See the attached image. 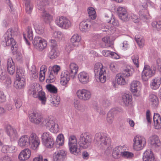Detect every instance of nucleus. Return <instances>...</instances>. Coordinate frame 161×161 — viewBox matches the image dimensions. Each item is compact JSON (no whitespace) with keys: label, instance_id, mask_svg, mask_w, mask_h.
I'll use <instances>...</instances> for the list:
<instances>
[{"label":"nucleus","instance_id":"1","mask_svg":"<svg viewBox=\"0 0 161 161\" xmlns=\"http://www.w3.org/2000/svg\"><path fill=\"white\" fill-rule=\"evenodd\" d=\"M40 143L39 137L34 133H31L30 136L27 135L22 136L18 141V145L20 147H24L29 145L34 150L37 148Z\"/></svg>","mask_w":161,"mask_h":161},{"label":"nucleus","instance_id":"2","mask_svg":"<svg viewBox=\"0 0 161 161\" xmlns=\"http://www.w3.org/2000/svg\"><path fill=\"white\" fill-rule=\"evenodd\" d=\"M78 67L74 63H70L67 70L62 72L61 74V84L63 86L66 85L70 80V78L74 79L76 75Z\"/></svg>","mask_w":161,"mask_h":161},{"label":"nucleus","instance_id":"3","mask_svg":"<svg viewBox=\"0 0 161 161\" xmlns=\"http://www.w3.org/2000/svg\"><path fill=\"white\" fill-rule=\"evenodd\" d=\"M17 34V30L15 28H9L4 34L2 38L3 42H5L7 46H10L11 49L13 50L14 48H16L17 45L13 36Z\"/></svg>","mask_w":161,"mask_h":161},{"label":"nucleus","instance_id":"4","mask_svg":"<svg viewBox=\"0 0 161 161\" xmlns=\"http://www.w3.org/2000/svg\"><path fill=\"white\" fill-rule=\"evenodd\" d=\"M134 70L130 66L126 67L122 73L118 74L116 76L117 83L120 85H124L127 83L126 78L132 75Z\"/></svg>","mask_w":161,"mask_h":161},{"label":"nucleus","instance_id":"5","mask_svg":"<svg viewBox=\"0 0 161 161\" xmlns=\"http://www.w3.org/2000/svg\"><path fill=\"white\" fill-rule=\"evenodd\" d=\"M94 72L96 77L98 78L99 81L102 83H104L106 79L107 74L105 70L103 68V65L101 64H96L94 66Z\"/></svg>","mask_w":161,"mask_h":161},{"label":"nucleus","instance_id":"6","mask_svg":"<svg viewBox=\"0 0 161 161\" xmlns=\"http://www.w3.org/2000/svg\"><path fill=\"white\" fill-rule=\"evenodd\" d=\"M94 140L102 147L108 146L111 142V140L107 134L97 133L95 134Z\"/></svg>","mask_w":161,"mask_h":161},{"label":"nucleus","instance_id":"7","mask_svg":"<svg viewBox=\"0 0 161 161\" xmlns=\"http://www.w3.org/2000/svg\"><path fill=\"white\" fill-rule=\"evenodd\" d=\"M92 140L91 136L87 132L81 134L79 139V144L80 147L86 148L90 146Z\"/></svg>","mask_w":161,"mask_h":161},{"label":"nucleus","instance_id":"8","mask_svg":"<svg viewBox=\"0 0 161 161\" xmlns=\"http://www.w3.org/2000/svg\"><path fill=\"white\" fill-rule=\"evenodd\" d=\"M133 148L136 151L142 149L145 146L146 140L143 136L137 135L134 137L133 139Z\"/></svg>","mask_w":161,"mask_h":161},{"label":"nucleus","instance_id":"9","mask_svg":"<svg viewBox=\"0 0 161 161\" xmlns=\"http://www.w3.org/2000/svg\"><path fill=\"white\" fill-rule=\"evenodd\" d=\"M155 74V69L152 70L149 66L145 65L142 73V80L143 81H147Z\"/></svg>","mask_w":161,"mask_h":161},{"label":"nucleus","instance_id":"10","mask_svg":"<svg viewBox=\"0 0 161 161\" xmlns=\"http://www.w3.org/2000/svg\"><path fill=\"white\" fill-rule=\"evenodd\" d=\"M69 145L70 152L74 155H77L79 152V150L78 148L77 140L75 136H70Z\"/></svg>","mask_w":161,"mask_h":161},{"label":"nucleus","instance_id":"11","mask_svg":"<svg viewBox=\"0 0 161 161\" xmlns=\"http://www.w3.org/2000/svg\"><path fill=\"white\" fill-rule=\"evenodd\" d=\"M55 23L58 26L64 29H67L71 25L70 21L66 17L62 16L57 18Z\"/></svg>","mask_w":161,"mask_h":161},{"label":"nucleus","instance_id":"12","mask_svg":"<svg viewBox=\"0 0 161 161\" xmlns=\"http://www.w3.org/2000/svg\"><path fill=\"white\" fill-rule=\"evenodd\" d=\"M76 94L79 98L83 101L88 100L91 98V95L90 92L85 89L78 90Z\"/></svg>","mask_w":161,"mask_h":161},{"label":"nucleus","instance_id":"13","mask_svg":"<svg viewBox=\"0 0 161 161\" xmlns=\"http://www.w3.org/2000/svg\"><path fill=\"white\" fill-rule=\"evenodd\" d=\"M117 12L119 18L122 20L125 21L129 20L130 17L126 9L122 7L118 8Z\"/></svg>","mask_w":161,"mask_h":161},{"label":"nucleus","instance_id":"14","mask_svg":"<svg viewBox=\"0 0 161 161\" xmlns=\"http://www.w3.org/2000/svg\"><path fill=\"white\" fill-rule=\"evenodd\" d=\"M29 118L31 122L37 125L40 124L42 120L41 114L37 112H34L30 114Z\"/></svg>","mask_w":161,"mask_h":161},{"label":"nucleus","instance_id":"15","mask_svg":"<svg viewBox=\"0 0 161 161\" xmlns=\"http://www.w3.org/2000/svg\"><path fill=\"white\" fill-rule=\"evenodd\" d=\"M6 132L9 136L11 141L16 139L18 136V134L16 130L10 125H8L5 128Z\"/></svg>","mask_w":161,"mask_h":161},{"label":"nucleus","instance_id":"16","mask_svg":"<svg viewBox=\"0 0 161 161\" xmlns=\"http://www.w3.org/2000/svg\"><path fill=\"white\" fill-rule=\"evenodd\" d=\"M140 84L139 81L137 80L133 81L131 84V91L136 96L140 95Z\"/></svg>","mask_w":161,"mask_h":161},{"label":"nucleus","instance_id":"17","mask_svg":"<svg viewBox=\"0 0 161 161\" xmlns=\"http://www.w3.org/2000/svg\"><path fill=\"white\" fill-rule=\"evenodd\" d=\"M41 37L39 36H36L34 38L33 43L35 47L38 49L40 51L43 50L47 46V42H43V44H42V46L39 45L41 41H42Z\"/></svg>","mask_w":161,"mask_h":161},{"label":"nucleus","instance_id":"18","mask_svg":"<svg viewBox=\"0 0 161 161\" xmlns=\"http://www.w3.org/2000/svg\"><path fill=\"white\" fill-rule=\"evenodd\" d=\"M31 155V151L28 148L22 150L19 155V158L21 161H25L28 159Z\"/></svg>","mask_w":161,"mask_h":161},{"label":"nucleus","instance_id":"19","mask_svg":"<svg viewBox=\"0 0 161 161\" xmlns=\"http://www.w3.org/2000/svg\"><path fill=\"white\" fill-rule=\"evenodd\" d=\"M143 161H155L152 151L148 149L144 153L143 157Z\"/></svg>","mask_w":161,"mask_h":161},{"label":"nucleus","instance_id":"20","mask_svg":"<svg viewBox=\"0 0 161 161\" xmlns=\"http://www.w3.org/2000/svg\"><path fill=\"white\" fill-rule=\"evenodd\" d=\"M79 81L82 84H87L89 81V75L85 72H80L78 75Z\"/></svg>","mask_w":161,"mask_h":161},{"label":"nucleus","instance_id":"21","mask_svg":"<svg viewBox=\"0 0 161 161\" xmlns=\"http://www.w3.org/2000/svg\"><path fill=\"white\" fill-rule=\"evenodd\" d=\"M118 109L115 108H113L108 112L107 114V120L109 124H111L114 120V117L115 114L118 113Z\"/></svg>","mask_w":161,"mask_h":161},{"label":"nucleus","instance_id":"22","mask_svg":"<svg viewBox=\"0 0 161 161\" xmlns=\"http://www.w3.org/2000/svg\"><path fill=\"white\" fill-rule=\"evenodd\" d=\"M23 35L26 43L28 45H30V43L28 41L27 38L30 40H32L33 39V33L31 27L29 26L28 27L26 30V34L24 33Z\"/></svg>","mask_w":161,"mask_h":161},{"label":"nucleus","instance_id":"23","mask_svg":"<svg viewBox=\"0 0 161 161\" xmlns=\"http://www.w3.org/2000/svg\"><path fill=\"white\" fill-rule=\"evenodd\" d=\"M150 143L152 145L155 147H159L161 145V142L158 136L154 135L150 137Z\"/></svg>","mask_w":161,"mask_h":161},{"label":"nucleus","instance_id":"24","mask_svg":"<svg viewBox=\"0 0 161 161\" xmlns=\"http://www.w3.org/2000/svg\"><path fill=\"white\" fill-rule=\"evenodd\" d=\"M161 84V78L159 77H157L152 80L150 84V87L153 90H157L160 86Z\"/></svg>","mask_w":161,"mask_h":161},{"label":"nucleus","instance_id":"25","mask_svg":"<svg viewBox=\"0 0 161 161\" xmlns=\"http://www.w3.org/2000/svg\"><path fill=\"white\" fill-rule=\"evenodd\" d=\"M122 101L124 104L128 106L131 103L132 97L131 95L125 93L122 95Z\"/></svg>","mask_w":161,"mask_h":161},{"label":"nucleus","instance_id":"26","mask_svg":"<svg viewBox=\"0 0 161 161\" xmlns=\"http://www.w3.org/2000/svg\"><path fill=\"white\" fill-rule=\"evenodd\" d=\"M54 156V159L55 160H63L65 157L66 153L63 150H60L55 153Z\"/></svg>","mask_w":161,"mask_h":161},{"label":"nucleus","instance_id":"27","mask_svg":"<svg viewBox=\"0 0 161 161\" xmlns=\"http://www.w3.org/2000/svg\"><path fill=\"white\" fill-rule=\"evenodd\" d=\"M153 120L155 126L157 129L161 128V117L157 113H154Z\"/></svg>","mask_w":161,"mask_h":161},{"label":"nucleus","instance_id":"28","mask_svg":"<svg viewBox=\"0 0 161 161\" xmlns=\"http://www.w3.org/2000/svg\"><path fill=\"white\" fill-rule=\"evenodd\" d=\"M90 22L87 21H82L79 25L80 30L83 32H86L90 27Z\"/></svg>","mask_w":161,"mask_h":161},{"label":"nucleus","instance_id":"29","mask_svg":"<svg viewBox=\"0 0 161 161\" xmlns=\"http://www.w3.org/2000/svg\"><path fill=\"white\" fill-rule=\"evenodd\" d=\"M81 39L80 36L76 34L73 35L71 39V43L73 47H77Z\"/></svg>","mask_w":161,"mask_h":161},{"label":"nucleus","instance_id":"30","mask_svg":"<svg viewBox=\"0 0 161 161\" xmlns=\"http://www.w3.org/2000/svg\"><path fill=\"white\" fill-rule=\"evenodd\" d=\"M25 80L16 79L14 83V86L17 89H21L23 88L25 85Z\"/></svg>","mask_w":161,"mask_h":161},{"label":"nucleus","instance_id":"31","mask_svg":"<svg viewBox=\"0 0 161 161\" xmlns=\"http://www.w3.org/2000/svg\"><path fill=\"white\" fill-rule=\"evenodd\" d=\"M42 16L44 22L47 23L52 19V16L46 11H42Z\"/></svg>","mask_w":161,"mask_h":161},{"label":"nucleus","instance_id":"32","mask_svg":"<svg viewBox=\"0 0 161 161\" xmlns=\"http://www.w3.org/2000/svg\"><path fill=\"white\" fill-rule=\"evenodd\" d=\"M59 53L57 51L56 48H53L48 54V57L52 59H54L57 58L59 55Z\"/></svg>","mask_w":161,"mask_h":161},{"label":"nucleus","instance_id":"33","mask_svg":"<svg viewBox=\"0 0 161 161\" xmlns=\"http://www.w3.org/2000/svg\"><path fill=\"white\" fill-rule=\"evenodd\" d=\"M56 121L53 117L48 118L45 120L46 126L47 128L50 129L53 125H54Z\"/></svg>","mask_w":161,"mask_h":161},{"label":"nucleus","instance_id":"34","mask_svg":"<svg viewBox=\"0 0 161 161\" xmlns=\"http://www.w3.org/2000/svg\"><path fill=\"white\" fill-rule=\"evenodd\" d=\"M38 97L39 99L41 101L42 104L45 105L46 101V98L45 92L42 91H39L38 93L37 96H34L35 97Z\"/></svg>","mask_w":161,"mask_h":161},{"label":"nucleus","instance_id":"35","mask_svg":"<svg viewBox=\"0 0 161 161\" xmlns=\"http://www.w3.org/2000/svg\"><path fill=\"white\" fill-rule=\"evenodd\" d=\"M149 101L150 104L155 107L157 106L158 103L157 97L155 95L151 94L149 95Z\"/></svg>","mask_w":161,"mask_h":161},{"label":"nucleus","instance_id":"36","mask_svg":"<svg viewBox=\"0 0 161 161\" xmlns=\"http://www.w3.org/2000/svg\"><path fill=\"white\" fill-rule=\"evenodd\" d=\"M88 16L92 19H95L97 17L96 11L93 8L89 7L87 9Z\"/></svg>","mask_w":161,"mask_h":161},{"label":"nucleus","instance_id":"37","mask_svg":"<svg viewBox=\"0 0 161 161\" xmlns=\"http://www.w3.org/2000/svg\"><path fill=\"white\" fill-rule=\"evenodd\" d=\"M42 143L46 147L51 148H53L54 145V141L53 138H52L43 142Z\"/></svg>","mask_w":161,"mask_h":161},{"label":"nucleus","instance_id":"38","mask_svg":"<svg viewBox=\"0 0 161 161\" xmlns=\"http://www.w3.org/2000/svg\"><path fill=\"white\" fill-rule=\"evenodd\" d=\"M16 79L25 80L24 70L22 69H18L16 70Z\"/></svg>","mask_w":161,"mask_h":161},{"label":"nucleus","instance_id":"39","mask_svg":"<svg viewBox=\"0 0 161 161\" xmlns=\"http://www.w3.org/2000/svg\"><path fill=\"white\" fill-rule=\"evenodd\" d=\"M25 3L26 12L27 14H30L33 8L32 5L31 4L30 0H25Z\"/></svg>","mask_w":161,"mask_h":161},{"label":"nucleus","instance_id":"40","mask_svg":"<svg viewBox=\"0 0 161 161\" xmlns=\"http://www.w3.org/2000/svg\"><path fill=\"white\" fill-rule=\"evenodd\" d=\"M48 4V2L47 0H42L38 4L37 8L39 10L44 11L46 6Z\"/></svg>","mask_w":161,"mask_h":161},{"label":"nucleus","instance_id":"41","mask_svg":"<svg viewBox=\"0 0 161 161\" xmlns=\"http://www.w3.org/2000/svg\"><path fill=\"white\" fill-rule=\"evenodd\" d=\"M34 28L36 32L38 34H42L43 32V29L41 24L35 22L34 24Z\"/></svg>","mask_w":161,"mask_h":161},{"label":"nucleus","instance_id":"42","mask_svg":"<svg viewBox=\"0 0 161 161\" xmlns=\"http://www.w3.org/2000/svg\"><path fill=\"white\" fill-rule=\"evenodd\" d=\"M53 138L51 134L49 132H44L42 135L41 138L42 142L48 140L49 139Z\"/></svg>","mask_w":161,"mask_h":161},{"label":"nucleus","instance_id":"43","mask_svg":"<svg viewBox=\"0 0 161 161\" xmlns=\"http://www.w3.org/2000/svg\"><path fill=\"white\" fill-rule=\"evenodd\" d=\"M102 40L106 43L105 46L107 47H111L113 44V41H110V38L108 36L103 38Z\"/></svg>","mask_w":161,"mask_h":161},{"label":"nucleus","instance_id":"44","mask_svg":"<svg viewBox=\"0 0 161 161\" xmlns=\"http://www.w3.org/2000/svg\"><path fill=\"white\" fill-rule=\"evenodd\" d=\"M121 149V147H119L117 148H115V149L113 151L112 154L114 158H117L119 157L121 154V153H123V152L120 151Z\"/></svg>","mask_w":161,"mask_h":161},{"label":"nucleus","instance_id":"45","mask_svg":"<svg viewBox=\"0 0 161 161\" xmlns=\"http://www.w3.org/2000/svg\"><path fill=\"white\" fill-rule=\"evenodd\" d=\"M47 89L51 93H56L57 92V89L54 86L49 84L46 86Z\"/></svg>","mask_w":161,"mask_h":161},{"label":"nucleus","instance_id":"46","mask_svg":"<svg viewBox=\"0 0 161 161\" xmlns=\"http://www.w3.org/2000/svg\"><path fill=\"white\" fill-rule=\"evenodd\" d=\"M60 69V67L59 66L54 65L53 67H49L48 68V71H51L54 73L55 75H57Z\"/></svg>","mask_w":161,"mask_h":161},{"label":"nucleus","instance_id":"47","mask_svg":"<svg viewBox=\"0 0 161 161\" xmlns=\"http://www.w3.org/2000/svg\"><path fill=\"white\" fill-rule=\"evenodd\" d=\"M14 147L12 146L9 147L8 146L4 145L2 149V151L3 153H7L8 151L10 152L14 150Z\"/></svg>","mask_w":161,"mask_h":161},{"label":"nucleus","instance_id":"48","mask_svg":"<svg viewBox=\"0 0 161 161\" xmlns=\"http://www.w3.org/2000/svg\"><path fill=\"white\" fill-rule=\"evenodd\" d=\"M153 27L158 31L161 30V21H154L152 23Z\"/></svg>","mask_w":161,"mask_h":161},{"label":"nucleus","instance_id":"49","mask_svg":"<svg viewBox=\"0 0 161 161\" xmlns=\"http://www.w3.org/2000/svg\"><path fill=\"white\" fill-rule=\"evenodd\" d=\"M121 155L124 158L128 159L132 158L134 156L132 153L125 151L121 153Z\"/></svg>","mask_w":161,"mask_h":161},{"label":"nucleus","instance_id":"50","mask_svg":"<svg viewBox=\"0 0 161 161\" xmlns=\"http://www.w3.org/2000/svg\"><path fill=\"white\" fill-rule=\"evenodd\" d=\"M130 18V17L132 20L135 23H137L140 21V19L138 16L133 13H131L129 15Z\"/></svg>","mask_w":161,"mask_h":161},{"label":"nucleus","instance_id":"51","mask_svg":"<svg viewBox=\"0 0 161 161\" xmlns=\"http://www.w3.org/2000/svg\"><path fill=\"white\" fill-rule=\"evenodd\" d=\"M60 103V98L58 97H53L52 98L51 103L55 107H57Z\"/></svg>","mask_w":161,"mask_h":161},{"label":"nucleus","instance_id":"52","mask_svg":"<svg viewBox=\"0 0 161 161\" xmlns=\"http://www.w3.org/2000/svg\"><path fill=\"white\" fill-rule=\"evenodd\" d=\"M102 54L104 56L107 57L110 56H113L115 55H116V53L114 52H111L109 50H104L102 52Z\"/></svg>","mask_w":161,"mask_h":161},{"label":"nucleus","instance_id":"53","mask_svg":"<svg viewBox=\"0 0 161 161\" xmlns=\"http://www.w3.org/2000/svg\"><path fill=\"white\" fill-rule=\"evenodd\" d=\"M131 58L134 64L137 68H138L139 66L138 56L137 55H134L132 56Z\"/></svg>","mask_w":161,"mask_h":161},{"label":"nucleus","instance_id":"54","mask_svg":"<svg viewBox=\"0 0 161 161\" xmlns=\"http://www.w3.org/2000/svg\"><path fill=\"white\" fill-rule=\"evenodd\" d=\"M57 141L59 145L62 146L64 143L63 135L61 134L58 135L57 138Z\"/></svg>","mask_w":161,"mask_h":161},{"label":"nucleus","instance_id":"55","mask_svg":"<svg viewBox=\"0 0 161 161\" xmlns=\"http://www.w3.org/2000/svg\"><path fill=\"white\" fill-rule=\"evenodd\" d=\"M7 77L6 72L4 69H0V79L1 80H4Z\"/></svg>","mask_w":161,"mask_h":161},{"label":"nucleus","instance_id":"56","mask_svg":"<svg viewBox=\"0 0 161 161\" xmlns=\"http://www.w3.org/2000/svg\"><path fill=\"white\" fill-rule=\"evenodd\" d=\"M111 18V17H110L109 20H107V22L108 23L111 24L114 26H118L119 24L118 20L115 19L114 18L111 19L110 20V19Z\"/></svg>","mask_w":161,"mask_h":161},{"label":"nucleus","instance_id":"57","mask_svg":"<svg viewBox=\"0 0 161 161\" xmlns=\"http://www.w3.org/2000/svg\"><path fill=\"white\" fill-rule=\"evenodd\" d=\"M63 35L62 33L60 32H55L53 35V37L58 40L62 39Z\"/></svg>","mask_w":161,"mask_h":161},{"label":"nucleus","instance_id":"58","mask_svg":"<svg viewBox=\"0 0 161 161\" xmlns=\"http://www.w3.org/2000/svg\"><path fill=\"white\" fill-rule=\"evenodd\" d=\"M135 40L140 47H142L144 44V40L141 38L135 37Z\"/></svg>","mask_w":161,"mask_h":161},{"label":"nucleus","instance_id":"59","mask_svg":"<svg viewBox=\"0 0 161 161\" xmlns=\"http://www.w3.org/2000/svg\"><path fill=\"white\" fill-rule=\"evenodd\" d=\"M59 129V126L56 122L54 125L50 130L51 131H53L54 133H56L58 131Z\"/></svg>","mask_w":161,"mask_h":161},{"label":"nucleus","instance_id":"60","mask_svg":"<svg viewBox=\"0 0 161 161\" xmlns=\"http://www.w3.org/2000/svg\"><path fill=\"white\" fill-rule=\"evenodd\" d=\"M49 74L47 80H49V82H53L55 80V77L54 73L51 71H49Z\"/></svg>","mask_w":161,"mask_h":161},{"label":"nucleus","instance_id":"61","mask_svg":"<svg viewBox=\"0 0 161 161\" xmlns=\"http://www.w3.org/2000/svg\"><path fill=\"white\" fill-rule=\"evenodd\" d=\"M15 66L14 63L11 58H9L8 59L7 63V68L12 67V66Z\"/></svg>","mask_w":161,"mask_h":161},{"label":"nucleus","instance_id":"62","mask_svg":"<svg viewBox=\"0 0 161 161\" xmlns=\"http://www.w3.org/2000/svg\"><path fill=\"white\" fill-rule=\"evenodd\" d=\"M22 103L20 98H17L15 102L16 108H20L22 105Z\"/></svg>","mask_w":161,"mask_h":161},{"label":"nucleus","instance_id":"63","mask_svg":"<svg viewBox=\"0 0 161 161\" xmlns=\"http://www.w3.org/2000/svg\"><path fill=\"white\" fill-rule=\"evenodd\" d=\"M30 74L31 77L33 78L36 79L38 77V73L36 72L35 68L33 70H31L30 72Z\"/></svg>","mask_w":161,"mask_h":161},{"label":"nucleus","instance_id":"64","mask_svg":"<svg viewBox=\"0 0 161 161\" xmlns=\"http://www.w3.org/2000/svg\"><path fill=\"white\" fill-rule=\"evenodd\" d=\"M110 68L113 72H116L117 71V66L115 63H112L110 64Z\"/></svg>","mask_w":161,"mask_h":161}]
</instances>
